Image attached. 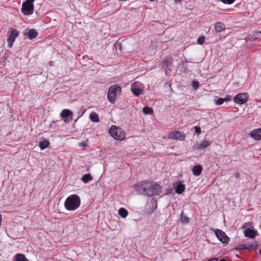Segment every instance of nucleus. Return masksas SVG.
<instances>
[{"label":"nucleus","instance_id":"obj_39","mask_svg":"<svg viewBox=\"0 0 261 261\" xmlns=\"http://www.w3.org/2000/svg\"><path fill=\"white\" fill-rule=\"evenodd\" d=\"M220 261H226V260L225 259H221L220 260Z\"/></svg>","mask_w":261,"mask_h":261},{"label":"nucleus","instance_id":"obj_16","mask_svg":"<svg viewBox=\"0 0 261 261\" xmlns=\"http://www.w3.org/2000/svg\"><path fill=\"white\" fill-rule=\"evenodd\" d=\"M214 29L217 32H222L225 30V24L221 22H217L214 25Z\"/></svg>","mask_w":261,"mask_h":261},{"label":"nucleus","instance_id":"obj_9","mask_svg":"<svg viewBox=\"0 0 261 261\" xmlns=\"http://www.w3.org/2000/svg\"><path fill=\"white\" fill-rule=\"evenodd\" d=\"M168 137L169 139L183 141L185 139V135L178 131H172L168 134Z\"/></svg>","mask_w":261,"mask_h":261},{"label":"nucleus","instance_id":"obj_35","mask_svg":"<svg viewBox=\"0 0 261 261\" xmlns=\"http://www.w3.org/2000/svg\"><path fill=\"white\" fill-rule=\"evenodd\" d=\"M35 0H26V2H24L25 3H28L29 4H33V3L35 2Z\"/></svg>","mask_w":261,"mask_h":261},{"label":"nucleus","instance_id":"obj_17","mask_svg":"<svg viewBox=\"0 0 261 261\" xmlns=\"http://www.w3.org/2000/svg\"><path fill=\"white\" fill-rule=\"evenodd\" d=\"M193 174L195 176H199L201 174L202 168L201 165H198L194 166L192 168Z\"/></svg>","mask_w":261,"mask_h":261},{"label":"nucleus","instance_id":"obj_34","mask_svg":"<svg viewBox=\"0 0 261 261\" xmlns=\"http://www.w3.org/2000/svg\"><path fill=\"white\" fill-rule=\"evenodd\" d=\"M194 129L195 132L197 134H200L201 133V128L199 126H195Z\"/></svg>","mask_w":261,"mask_h":261},{"label":"nucleus","instance_id":"obj_26","mask_svg":"<svg viewBox=\"0 0 261 261\" xmlns=\"http://www.w3.org/2000/svg\"><path fill=\"white\" fill-rule=\"evenodd\" d=\"M180 220L183 223H188L190 221V218L185 215L183 212H182L180 215Z\"/></svg>","mask_w":261,"mask_h":261},{"label":"nucleus","instance_id":"obj_29","mask_svg":"<svg viewBox=\"0 0 261 261\" xmlns=\"http://www.w3.org/2000/svg\"><path fill=\"white\" fill-rule=\"evenodd\" d=\"M204 40H205L204 36H201L199 37L197 39L198 44H199L200 45L203 44L204 43Z\"/></svg>","mask_w":261,"mask_h":261},{"label":"nucleus","instance_id":"obj_2","mask_svg":"<svg viewBox=\"0 0 261 261\" xmlns=\"http://www.w3.org/2000/svg\"><path fill=\"white\" fill-rule=\"evenodd\" d=\"M121 88L117 85H113L109 89L108 99L110 102L114 103L116 98L121 94Z\"/></svg>","mask_w":261,"mask_h":261},{"label":"nucleus","instance_id":"obj_5","mask_svg":"<svg viewBox=\"0 0 261 261\" xmlns=\"http://www.w3.org/2000/svg\"><path fill=\"white\" fill-rule=\"evenodd\" d=\"M18 35L19 32L16 29H11V31L8 34L7 42L9 48L12 47L13 43Z\"/></svg>","mask_w":261,"mask_h":261},{"label":"nucleus","instance_id":"obj_8","mask_svg":"<svg viewBox=\"0 0 261 261\" xmlns=\"http://www.w3.org/2000/svg\"><path fill=\"white\" fill-rule=\"evenodd\" d=\"M21 11L24 15H30L33 13L34 10V4L23 2L22 4Z\"/></svg>","mask_w":261,"mask_h":261},{"label":"nucleus","instance_id":"obj_4","mask_svg":"<svg viewBox=\"0 0 261 261\" xmlns=\"http://www.w3.org/2000/svg\"><path fill=\"white\" fill-rule=\"evenodd\" d=\"M152 185V181H143L138 184L136 187L144 195L149 196L148 193L151 192Z\"/></svg>","mask_w":261,"mask_h":261},{"label":"nucleus","instance_id":"obj_23","mask_svg":"<svg viewBox=\"0 0 261 261\" xmlns=\"http://www.w3.org/2000/svg\"><path fill=\"white\" fill-rule=\"evenodd\" d=\"M185 190V186L184 184H179L175 188V192L178 194H181Z\"/></svg>","mask_w":261,"mask_h":261},{"label":"nucleus","instance_id":"obj_25","mask_svg":"<svg viewBox=\"0 0 261 261\" xmlns=\"http://www.w3.org/2000/svg\"><path fill=\"white\" fill-rule=\"evenodd\" d=\"M118 214L122 218H125L127 217L128 213L125 208L121 207L118 211Z\"/></svg>","mask_w":261,"mask_h":261},{"label":"nucleus","instance_id":"obj_33","mask_svg":"<svg viewBox=\"0 0 261 261\" xmlns=\"http://www.w3.org/2000/svg\"><path fill=\"white\" fill-rule=\"evenodd\" d=\"M224 101H229L231 100V97L230 95H227L224 98H223Z\"/></svg>","mask_w":261,"mask_h":261},{"label":"nucleus","instance_id":"obj_30","mask_svg":"<svg viewBox=\"0 0 261 261\" xmlns=\"http://www.w3.org/2000/svg\"><path fill=\"white\" fill-rule=\"evenodd\" d=\"M192 86L193 89H197L199 87V83L198 82L194 81L192 82Z\"/></svg>","mask_w":261,"mask_h":261},{"label":"nucleus","instance_id":"obj_13","mask_svg":"<svg viewBox=\"0 0 261 261\" xmlns=\"http://www.w3.org/2000/svg\"><path fill=\"white\" fill-rule=\"evenodd\" d=\"M131 91L135 95L139 96L143 93V87L142 85L138 86L137 84H134L132 85Z\"/></svg>","mask_w":261,"mask_h":261},{"label":"nucleus","instance_id":"obj_38","mask_svg":"<svg viewBox=\"0 0 261 261\" xmlns=\"http://www.w3.org/2000/svg\"><path fill=\"white\" fill-rule=\"evenodd\" d=\"M2 220V215L0 214V226L1 225Z\"/></svg>","mask_w":261,"mask_h":261},{"label":"nucleus","instance_id":"obj_11","mask_svg":"<svg viewBox=\"0 0 261 261\" xmlns=\"http://www.w3.org/2000/svg\"><path fill=\"white\" fill-rule=\"evenodd\" d=\"M211 144V142L208 140H203L201 143H196L194 144L193 148L194 150H199L204 149L208 147Z\"/></svg>","mask_w":261,"mask_h":261},{"label":"nucleus","instance_id":"obj_40","mask_svg":"<svg viewBox=\"0 0 261 261\" xmlns=\"http://www.w3.org/2000/svg\"><path fill=\"white\" fill-rule=\"evenodd\" d=\"M259 254L261 255V249L259 250Z\"/></svg>","mask_w":261,"mask_h":261},{"label":"nucleus","instance_id":"obj_14","mask_svg":"<svg viewBox=\"0 0 261 261\" xmlns=\"http://www.w3.org/2000/svg\"><path fill=\"white\" fill-rule=\"evenodd\" d=\"M245 237L253 239L257 236L258 232L257 230L254 229H251L250 228H247L244 231Z\"/></svg>","mask_w":261,"mask_h":261},{"label":"nucleus","instance_id":"obj_19","mask_svg":"<svg viewBox=\"0 0 261 261\" xmlns=\"http://www.w3.org/2000/svg\"><path fill=\"white\" fill-rule=\"evenodd\" d=\"M72 115V112L69 109H64L60 113V117L62 118H67Z\"/></svg>","mask_w":261,"mask_h":261},{"label":"nucleus","instance_id":"obj_41","mask_svg":"<svg viewBox=\"0 0 261 261\" xmlns=\"http://www.w3.org/2000/svg\"><path fill=\"white\" fill-rule=\"evenodd\" d=\"M259 33H260V35H261V31H260Z\"/></svg>","mask_w":261,"mask_h":261},{"label":"nucleus","instance_id":"obj_37","mask_svg":"<svg viewBox=\"0 0 261 261\" xmlns=\"http://www.w3.org/2000/svg\"><path fill=\"white\" fill-rule=\"evenodd\" d=\"M79 144L80 146H85V143L84 142L80 143Z\"/></svg>","mask_w":261,"mask_h":261},{"label":"nucleus","instance_id":"obj_6","mask_svg":"<svg viewBox=\"0 0 261 261\" xmlns=\"http://www.w3.org/2000/svg\"><path fill=\"white\" fill-rule=\"evenodd\" d=\"M215 235L217 239L222 243L227 244L229 242V238L226 233L220 229L215 230Z\"/></svg>","mask_w":261,"mask_h":261},{"label":"nucleus","instance_id":"obj_21","mask_svg":"<svg viewBox=\"0 0 261 261\" xmlns=\"http://www.w3.org/2000/svg\"><path fill=\"white\" fill-rule=\"evenodd\" d=\"M14 261H29L25 256L21 253H17L15 256Z\"/></svg>","mask_w":261,"mask_h":261},{"label":"nucleus","instance_id":"obj_28","mask_svg":"<svg viewBox=\"0 0 261 261\" xmlns=\"http://www.w3.org/2000/svg\"><path fill=\"white\" fill-rule=\"evenodd\" d=\"M164 66L168 68L172 64V60L170 59H167L166 60H165L163 62Z\"/></svg>","mask_w":261,"mask_h":261},{"label":"nucleus","instance_id":"obj_27","mask_svg":"<svg viewBox=\"0 0 261 261\" xmlns=\"http://www.w3.org/2000/svg\"><path fill=\"white\" fill-rule=\"evenodd\" d=\"M142 111L145 114L147 115L152 114L153 112L152 109L148 107H144L143 108Z\"/></svg>","mask_w":261,"mask_h":261},{"label":"nucleus","instance_id":"obj_22","mask_svg":"<svg viewBox=\"0 0 261 261\" xmlns=\"http://www.w3.org/2000/svg\"><path fill=\"white\" fill-rule=\"evenodd\" d=\"M49 145V142L47 140L45 139L43 141L39 142V146L41 149L43 150L47 148Z\"/></svg>","mask_w":261,"mask_h":261},{"label":"nucleus","instance_id":"obj_1","mask_svg":"<svg viewBox=\"0 0 261 261\" xmlns=\"http://www.w3.org/2000/svg\"><path fill=\"white\" fill-rule=\"evenodd\" d=\"M81 204V199L76 194H72L68 196L64 202V206L68 211H74L77 209Z\"/></svg>","mask_w":261,"mask_h":261},{"label":"nucleus","instance_id":"obj_32","mask_svg":"<svg viewBox=\"0 0 261 261\" xmlns=\"http://www.w3.org/2000/svg\"><path fill=\"white\" fill-rule=\"evenodd\" d=\"M224 102L223 99L222 98H219L217 99L216 101V104L217 105H221Z\"/></svg>","mask_w":261,"mask_h":261},{"label":"nucleus","instance_id":"obj_24","mask_svg":"<svg viewBox=\"0 0 261 261\" xmlns=\"http://www.w3.org/2000/svg\"><path fill=\"white\" fill-rule=\"evenodd\" d=\"M81 180L84 183H87V182H89L90 181L92 180L93 177L90 173L85 174L82 176Z\"/></svg>","mask_w":261,"mask_h":261},{"label":"nucleus","instance_id":"obj_18","mask_svg":"<svg viewBox=\"0 0 261 261\" xmlns=\"http://www.w3.org/2000/svg\"><path fill=\"white\" fill-rule=\"evenodd\" d=\"M24 35L27 36L30 39L32 40L37 36L38 33L35 30L31 29L24 34Z\"/></svg>","mask_w":261,"mask_h":261},{"label":"nucleus","instance_id":"obj_36","mask_svg":"<svg viewBox=\"0 0 261 261\" xmlns=\"http://www.w3.org/2000/svg\"><path fill=\"white\" fill-rule=\"evenodd\" d=\"M206 261H218V258L216 257L212 258Z\"/></svg>","mask_w":261,"mask_h":261},{"label":"nucleus","instance_id":"obj_3","mask_svg":"<svg viewBox=\"0 0 261 261\" xmlns=\"http://www.w3.org/2000/svg\"><path fill=\"white\" fill-rule=\"evenodd\" d=\"M109 134L116 140L122 141L125 139V132L120 127L112 125L109 129Z\"/></svg>","mask_w":261,"mask_h":261},{"label":"nucleus","instance_id":"obj_12","mask_svg":"<svg viewBox=\"0 0 261 261\" xmlns=\"http://www.w3.org/2000/svg\"><path fill=\"white\" fill-rule=\"evenodd\" d=\"M161 187L159 184L152 182L151 192L148 193L149 196H152L154 195H159L161 194Z\"/></svg>","mask_w":261,"mask_h":261},{"label":"nucleus","instance_id":"obj_7","mask_svg":"<svg viewBox=\"0 0 261 261\" xmlns=\"http://www.w3.org/2000/svg\"><path fill=\"white\" fill-rule=\"evenodd\" d=\"M248 99V95L247 93H239L233 98L235 103L238 105H243L246 103Z\"/></svg>","mask_w":261,"mask_h":261},{"label":"nucleus","instance_id":"obj_10","mask_svg":"<svg viewBox=\"0 0 261 261\" xmlns=\"http://www.w3.org/2000/svg\"><path fill=\"white\" fill-rule=\"evenodd\" d=\"M258 247V243L257 242H254L252 244L249 243L241 244L238 245V249H246L249 251L256 250Z\"/></svg>","mask_w":261,"mask_h":261},{"label":"nucleus","instance_id":"obj_31","mask_svg":"<svg viewBox=\"0 0 261 261\" xmlns=\"http://www.w3.org/2000/svg\"><path fill=\"white\" fill-rule=\"evenodd\" d=\"M224 4H232L236 0H220Z\"/></svg>","mask_w":261,"mask_h":261},{"label":"nucleus","instance_id":"obj_20","mask_svg":"<svg viewBox=\"0 0 261 261\" xmlns=\"http://www.w3.org/2000/svg\"><path fill=\"white\" fill-rule=\"evenodd\" d=\"M89 118L94 122H98L99 121L98 114L94 112H92L90 114Z\"/></svg>","mask_w":261,"mask_h":261},{"label":"nucleus","instance_id":"obj_15","mask_svg":"<svg viewBox=\"0 0 261 261\" xmlns=\"http://www.w3.org/2000/svg\"><path fill=\"white\" fill-rule=\"evenodd\" d=\"M250 136L256 140H261V128L252 130L250 133Z\"/></svg>","mask_w":261,"mask_h":261}]
</instances>
